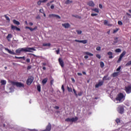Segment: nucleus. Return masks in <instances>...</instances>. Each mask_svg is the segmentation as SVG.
Here are the masks:
<instances>
[{
    "mask_svg": "<svg viewBox=\"0 0 131 131\" xmlns=\"http://www.w3.org/2000/svg\"><path fill=\"white\" fill-rule=\"evenodd\" d=\"M32 51H36L34 48H19L15 51L16 54H20L21 52H29L32 53Z\"/></svg>",
    "mask_w": 131,
    "mask_h": 131,
    "instance_id": "obj_1",
    "label": "nucleus"
},
{
    "mask_svg": "<svg viewBox=\"0 0 131 131\" xmlns=\"http://www.w3.org/2000/svg\"><path fill=\"white\" fill-rule=\"evenodd\" d=\"M125 99V96L122 93H120L116 98V101H118L119 103L122 102Z\"/></svg>",
    "mask_w": 131,
    "mask_h": 131,
    "instance_id": "obj_2",
    "label": "nucleus"
},
{
    "mask_svg": "<svg viewBox=\"0 0 131 131\" xmlns=\"http://www.w3.org/2000/svg\"><path fill=\"white\" fill-rule=\"evenodd\" d=\"M10 83H11L12 85H16L17 88H24L25 86L24 84L19 82L10 81Z\"/></svg>",
    "mask_w": 131,
    "mask_h": 131,
    "instance_id": "obj_3",
    "label": "nucleus"
},
{
    "mask_svg": "<svg viewBox=\"0 0 131 131\" xmlns=\"http://www.w3.org/2000/svg\"><path fill=\"white\" fill-rule=\"evenodd\" d=\"M34 80V78L32 76L29 77L28 79L27 80V84L28 85H30L33 82Z\"/></svg>",
    "mask_w": 131,
    "mask_h": 131,
    "instance_id": "obj_4",
    "label": "nucleus"
},
{
    "mask_svg": "<svg viewBox=\"0 0 131 131\" xmlns=\"http://www.w3.org/2000/svg\"><path fill=\"white\" fill-rule=\"evenodd\" d=\"M117 111L120 114H123V112H124V109L123 108V106L119 105L117 108Z\"/></svg>",
    "mask_w": 131,
    "mask_h": 131,
    "instance_id": "obj_5",
    "label": "nucleus"
},
{
    "mask_svg": "<svg viewBox=\"0 0 131 131\" xmlns=\"http://www.w3.org/2000/svg\"><path fill=\"white\" fill-rule=\"evenodd\" d=\"M49 18H56V19H61V17L57 14H49Z\"/></svg>",
    "mask_w": 131,
    "mask_h": 131,
    "instance_id": "obj_6",
    "label": "nucleus"
},
{
    "mask_svg": "<svg viewBox=\"0 0 131 131\" xmlns=\"http://www.w3.org/2000/svg\"><path fill=\"white\" fill-rule=\"evenodd\" d=\"M125 91L127 94H129L131 93V86H126L125 88Z\"/></svg>",
    "mask_w": 131,
    "mask_h": 131,
    "instance_id": "obj_7",
    "label": "nucleus"
},
{
    "mask_svg": "<svg viewBox=\"0 0 131 131\" xmlns=\"http://www.w3.org/2000/svg\"><path fill=\"white\" fill-rule=\"evenodd\" d=\"M5 51H7V52H8V53L11 55H16V53L14 52L13 50L11 51L9 49L6 48H5Z\"/></svg>",
    "mask_w": 131,
    "mask_h": 131,
    "instance_id": "obj_8",
    "label": "nucleus"
},
{
    "mask_svg": "<svg viewBox=\"0 0 131 131\" xmlns=\"http://www.w3.org/2000/svg\"><path fill=\"white\" fill-rule=\"evenodd\" d=\"M75 41H76V42H81L82 43H83L84 45H85V43L88 42L87 40H79L75 39Z\"/></svg>",
    "mask_w": 131,
    "mask_h": 131,
    "instance_id": "obj_9",
    "label": "nucleus"
},
{
    "mask_svg": "<svg viewBox=\"0 0 131 131\" xmlns=\"http://www.w3.org/2000/svg\"><path fill=\"white\" fill-rule=\"evenodd\" d=\"M11 29H12V30H16L17 31H20V28H17V27L11 25Z\"/></svg>",
    "mask_w": 131,
    "mask_h": 131,
    "instance_id": "obj_10",
    "label": "nucleus"
},
{
    "mask_svg": "<svg viewBox=\"0 0 131 131\" xmlns=\"http://www.w3.org/2000/svg\"><path fill=\"white\" fill-rule=\"evenodd\" d=\"M52 128V126L50 123H49L48 125L46 127V129L43 130L42 131H50Z\"/></svg>",
    "mask_w": 131,
    "mask_h": 131,
    "instance_id": "obj_11",
    "label": "nucleus"
},
{
    "mask_svg": "<svg viewBox=\"0 0 131 131\" xmlns=\"http://www.w3.org/2000/svg\"><path fill=\"white\" fill-rule=\"evenodd\" d=\"M62 26L64 27V28H69L70 27V24L68 23L62 24Z\"/></svg>",
    "mask_w": 131,
    "mask_h": 131,
    "instance_id": "obj_12",
    "label": "nucleus"
},
{
    "mask_svg": "<svg viewBox=\"0 0 131 131\" xmlns=\"http://www.w3.org/2000/svg\"><path fill=\"white\" fill-rule=\"evenodd\" d=\"M102 80H110V77H109V75H107L106 76H104L102 79Z\"/></svg>",
    "mask_w": 131,
    "mask_h": 131,
    "instance_id": "obj_13",
    "label": "nucleus"
},
{
    "mask_svg": "<svg viewBox=\"0 0 131 131\" xmlns=\"http://www.w3.org/2000/svg\"><path fill=\"white\" fill-rule=\"evenodd\" d=\"M58 61L60 66H61V67H64V62L63 61V60L61 58H59Z\"/></svg>",
    "mask_w": 131,
    "mask_h": 131,
    "instance_id": "obj_14",
    "label": "nucleus"
},
{
    "mask_svg": "<svg viewBox=\"0 0 131 131\" xmlns=\"http://www.w3.org/2000/svg\"><path fill=\"white\" fill-rule=\"evenodd\" d=\"M103 83H104L103 81H100L99 82L98 84L95 85V88H99V86H101V85H103Z\"/></svg>",
    "mask_w": 131,
    "mask_h": 131,
    "instance_id": "obj_15",
    "label": "nucleus"
},
{
    "mask_svg": "<svg viewBox=\"0 0 131 131\" xmlns=\"http://www.w3.org/2000/svg\"><path fill=\"white\" fill-rule=\"evenodd\" d=\"M88 6H90V7H94L95 6V3H94V2L93 1H89L88 3Z\"/></svg>",
    "mask_w": 131,
    "mask_h": 131,
    "instance_id": "obj_16",
    "label": "nucleus"
},
{
    "mask_svg": "<svg viewBox=\"0 0 131 131\" xmlns=\"http://www.w3.org/2000/svg\"><path fill=\"white\" fill-rule=\"evenodd\" d=\"M118 75H119V72H115L112 74L113 77H116V76H118Z\"/></svg>",
    "mask_w": 131,
    "mask_h": 131,
    "instance_id": "obj_17",
    "label": "nucleus"
},
{
    "mask_svg": "<svg viewBox=\"0 0 131 131\" xmlns=\"http://www.w3.org/2000/svg\"><path fill=\"white\" fill-rule=\"evenodd\" d=\"M8 88L10 90L9 93H12V92H14V89H15V88H14L13 85H12V86H11V87H9Z\"/></svg>",
    "mask_w": 131,
    "mask_h": 131,
    "instance_id": "obj_18",
    "label": "nucleus"
},
{
    "mask_svg": "<svg viewBox=\"0 0 131 131\" xmlns=\"http://www.w3.org/2000/svg\"><path fill=\"white\" fill-rule=\"evenodd\" d=\"M107 55H108V56H109V58H110V59H112V58H113V56H112V55H113V54L112 53V52H108L107 53Z\"/></svg>",
    "mask_w": 131,
    "mask_h": 131,
    "instance_id": "obj_19",
    "label": "nucleus"
},
{
    "mask_svg": "<svg viewBox=\"0 0 131 131\" xmlns=\"http://www.w3.org/2000/svg\"><path fill=\"white\" fill-rule=\"evenodd\" d=\"M10 38H12V35L11 34H9L7 36V39H8V41H11V39Z\"/></svg>",
    "mask_w": 131,
    "mask_h": 131,
    "instance_id": "obj_20",
    "label": "nucleus"
},
{
    "mask_svg": "<svg viewBox=\"0 0 131 131\" xmlns=\"http://www.w3.org/2000/svg\"><path fill=\"white\" fill-rule=\"evenodd\" d=\"M1 83L2 85H5V84H7V81L5 80H2L1 81Z\"/></svg>",
    "mask_w": 131,
    "mask_h": 131,
    "instance_id": "obj_21",
    "label": "nucleus"
},
{
    "mask_svg": "<svg viewBox=\"0 0 131 131\" xmlns=\"http://www.w3.org/2000/svg\"><path fill=\"white\" fill-rule=\"evenodd\" d=\"M13 22L14 24H15V25H20V22H19L17 20H16L15 19H14L13 20Z\"/></svg>",
    "mask_w": 131,
    "mask_h": 131,
    "instance_id": "obj_22",
    "label": "nucleus"
},
{
    "mask_svg": "<svg viewBox=\"0 0 131 131\" xmlns=\"http://www.w3.org/2000/svg\"><path fill=\"white\" fill-rule=\"evenodd\" d=\"M72 122H74V121H77L78 120V118L77 117H76L75 118H72Z\"/></svg>",
    "mask_w": 131,
    "mask_h": 131,
    "instance_id": "obj_23",
    "label": "nucleus"
},
{
    "mask_svg": "<svg viewBox=\"0 0 131 131\" xmlns=\"http://www.w3.org/2000/svg\"><path fill=\"white\" fill-rule=\"evenodd\" d=\"M47 82H48V78H46L42 80V83H43V84H46V83H47Z\"/></svg>",
    "mask_w": 131,
    "mask_h": 131,
    "instance_id": "obj_24",
    "label": "nucleus"
},
{
    "mask_svg": "<svg viewBox=\"0 0 131 131\" xmlns=\"http://www.w3.org/2000/svg\"><path fill=\"white\" fill-rule=\"evenodd\" d=\"M43 47H51L50 43H44L42 45Z\"/></svg>",
    "mask_w": 131,
    "mask_h": 131,
    "instance_id": "obj_25",
    "label": "nucleus"
},
{
    "mask_svg": "<svg viewBox=\"0 0 131 131\" xmlns=\"http://www.w3.org/2000/svg\"><path fill=\"white\" fill-rule=\"evenodd\" d=\"M104 25H107V26H112V25H109L108 24V20H105L104 21Z\"/></svg>",
    "mask_w": 131,
    "mask_h": 131,
    "instance_id": "obj_26",
    "label": "nucleus"
},
{
    "mask_svg": "<svg viewBox=\"0 0 131 131\" xmlns=\"http://www.w3.org/2000/svg\"><path fill=\"white\" fill-rule=\"evenodd\" d=\"M126 52L125 51H124L122 53V54H121V55H120V57L121 58H123V57L124 56V55H125Z\"/></svg>",
    "mask_w": 131,
    "mask_h": 131,
    "instance_id": "obj_27",
    "label": "nucleus"
},
{
    "mask_svg": "<svg viewBox=\"0 0 131 131\" xmlns=\"http://www.w3.org/2000/svg\"><path fill=\"white\" fill-rule=\"evenodd\" d=\"M15 59H24V60H25V56H23V57L15 56Z\"/></svg>",
    "mask_w": 131,
    "mask_h": 131,
    "instance_id": "obj_28",
    "label": "nucleus"
},
{
    "mask_svg": "<svg viewBox=\"0 0 131 131\" xmlns=\"http://www.w3.org/2000/svg\"><path fill=\"white\" fill-rule=\"evenodd\" d=\"M68 91L69 93H72V88H69L68 86H67Z\"/></svg>",
    "mask_w": 131,
    "mask_h": 131,
    "instance_id": "obj_29",
    "label": "nucleus"
},
{
    "mask_svg": "<svg viewBox=\"0 0 131 131\" xmlns=\"http://www.w3.org/2000/svg\"><path fill=\"white\" fill-rule=\"evenodd\" d=\"M104 66H105V64H104V62L103 61L100 62V67H101V68H103Z\"/></svg>",
    "mask_w": 131,
    "mask_h": 131,
    "instance_id": "obj_30",
    "label": "nucleus"
},
{
    "mask_svg": "<svg viewBox=\"0 0 131 131\" xmlns=\"http://www.w3.org/2000/svg\"><path fill=\"white\" fill-rule=\"evenodd\" d=\"M85 54L86 55H88V56H94V54H93L90 52H85Z\"/></svg>",
    "mask_w": 131,
    "mask_h": 131,
    "instance_id": "obj_31",
    "label": "nucleus"
},
{
    "mask_svg": "<svg viewBox=\"0 0 131 131\" xmlns=\"http://www.w3.org/2000/svg\"><path fill=\"white\" fill-rule=\"evenodd\" d=\"M66 121H67L68 122H72V119L71 118H67L66 120Z\"/></svg>",
    "mask_w": 131,
    "mask_h": 131,
    "instance_id": "obj_32",
    "label": "nucleus"
},
{
    "mask_svg": "<svg viewBox=\"0 0 131 131\" xmlns=\"http://www.w3.org/2000/svg\"><path fill=\"white\" fill-rule=\"evenodd\" d=\"M4 17L6 18V20L8 21V22H10V18L7 16V15H5Z\"/></svg>",
    "mask_w": 131,
    "mask_h": 131,
    "instance_id": "obj_33",
    "label": "nucleus"
},
{
    "mask_svg": "<svg viewBox=\"0 0 131 131\" xmlns=\"http://www.w3.org/2000/svg\"><path fill=\"white\" fill-rule=\"evenodd\" d=\"M37 89L38 92H40V89H41L40 85H37Z\"/></svg>",
    "mask_w": 131,
    "mask_h": 131,
    "instance_id": "obj_34",
    "label": "nucleus"
},
{
    "mask_svg": "<svg viewBox=\"0 0 131 131\" xmlns=\"http://www.w3.org/2000/svg\"><path fill=\"white\" fill-rule=\"evenodd\" d=\"M92 11H94V12H96V13H99V9L95 8V9H92Z\"/></svg>",
    "mask_w": 131,
    "mask_h": 131,
    "instance_id": "obj_35",
    "label": "nucleus"
},
{
    "mask_svg": "<svg viewBox=\"0 0 131 131\" xmlns=\"http://www.w3.org/2000/svg\"><path fill=\"white\" fill-rule=\"evenodd\" d=\"M115 41H114V43H117L118 42V38L116 37L114 38Z\"/></svg>",
    "mask_w": 131,
    "mask_h": 131,
    "instance_id": "obj_36",
    "label": "nucleus"
},
{
    "mask_svg": "<svg viewBox=\"0 0 131 131\" xmlns=\"http://www.w3.org/2000/svg\"><path fill=\"white\" fill-rule=\"evenodd\" d=\"M73 91L74 92V93L75 94V96H76V97H77L78 96V94L77 93H76V90H75V89H73Z\"/></svg>",
    "mask_w": 131,
    "mask_h": 131,
    "instance_id": "obj_37",
    "label": "nucleus"
},
{
    "mask_svg": "<svg viewBox=\"0 0 131 131\" xmlns=\"http://www.w3.org/2000/svg\"><path fill=\"white\" fill-rule=\"evenodd\" d=\"M76 32L77 34H81V33H82V31H81V30H77Z\"/></svg>",
    "mask_w": 131,
    "mask_h": 131,
    "instance_id": "obj_38",
    "label": "nucleus"
},
{
    "mask_svg": "<svg viewBox=\"0 0 131 131\" xmlns=\"http://www.w3.org/2000/svg\"><path fill=\"white\" fill-rule=\"evenodd\" d=\"M116 53H120L121 52V50L120 49H117L115 50Z\"/></svg>",
    "mask_w": 131,
    "mask_h": 131,
    "instance_id": "obj_39",
    "label": "nucleus"
},
{
    "mask_svg": "<svg viewBox=\"0 0 131 131\" xmlns=\"http://www.w3.org/2000/svg\"><path fill=\"white\" fill-rule=\"evenodd\" d=\"M131 65V60L128 61L126 64V66H130Z\"/></svg>",
    "mask_w": 131,
    "mask_h": 131,
    "instance_id": "obj_40",
    "label": "nucleus"
},
{
    "mask_svg": "<svg viewBox=\"0 0 131 131\" xmlns=\"http://www.w3.org/2000/svg\"><path fill=\"white\" fill-rule=\"evenodd\" d=\"M121 60H122V57H119L118 61H117V63H120V62L121 61Z\"/></svg>",
    "mask_w": 131,
    "mask_h": 131,
    "instance_id": "obj_41",
    "label": "nucleus"
},
{
    "mask_svg": "<svg viewBox=\"0 0 131 131\" xmlns=\"http://www.w3.org/2000/svg\"><path fill=\"white\" fill-rule=\"evenodd\" d=\"M70 3H71V1H70V0H67V1L66 2V5H68L69 4H70Z\"/></svg>",
    "mask_w": 131,
    "mask_h": 131,
    "instance_id": "obj_42",
    "label": "nucleus"
},
{
    "mask_svg": "<svg viewBox=\"0 0 131 131\" xmlns=\"http://www.w3.org/2000/svg\"><path fill=\"white\" fill-rule=\"evenodd\" d=\"M120 69H121V66H119V67H118V68L117 69V71L118 72H119L120 71Z\"/></svg>",
    "mask_w": 131,
    "mask_h": 131,
    "instance_id": "obj_43",
    "label": "nucleus"
},
{
    "mask_svg": "<svg viewBox=\"0 0 131 131\" xmlns=\"http://www.w3.org/2000/svg\"><path fill=\"white\" fill-rule=\"evenodd\" d=\"M61 90H62L63 93H64V92H65V89L64 88V85H62Z\"/></svg>",
    "mask_w": 131,
    "mask_h": 131,
    "instance_id": "obj_44",
    "label": "nucleus"
},
{
    "mask_svg": "<svg viewBox=\"0 0 131 131\" xmlns=\"http://www.w3.org/2000/svg\"><path fill=\"white\" fill-rule=\"evenodd\" d=\"M57 55H59V53H60V49H58L57 50L55 51Z\"/></svg>",
    "mask_w": 131,
    "mask_h": 131,
    "instance_id": "obj_45",
    "label": "nucleus"
},
{
    "mask_svg": "<svg viewBox=\"0 0 131 131\" xmlns=\"http://www.w3.org/2000/svg\"><path fill=\"white\" fill-rule=\"evenodd\" d=\"M118 25H122V21H120V20H119L118 21Z\"/></svg>",
    "mask_w": 131,
    "mask_h": 131,
    "instance_id": "obj_46",
    "label": "nucleus"
},
{
    "mask_svg": "<svg viewBox=\"0 0 131 131\" xmlns=\"http://www.w3.org/2000/svg\"><path fill=\"white\" fill-rule=\"evenodd\" d=\"M97 15H98V14H97V13H92V14H91V16H92V17H95V16H97Z\"/></svg>",
    "mask_w": 131,
    "mask_h": 131,
    "instance_id": "obj_47",
    "label": "nucleus"
},
{
    "mask_svg": "<svg viewBox=\"0 0 131 131\" xmlns=\"http://www.w3.org/2000/svg\"><path fill=\"white\" fill-rule=\"evenodd\" d=\"M96 56L97 58H98V59L101 58V55H100V54H96Z\"/></svg>",
    "mask_w": 131,
    "mask_h": 131,
    "instance_id": "obj_48",
    "label": "nucleus"
},
{
    "mask_svg": "<svg viewBox=\"0 0 131 131\" xmlns=\"http://www.w3.org/2000/svg\"><path fill=\"white\" fill-rule=\"evenodd\" d=\"M97 51H101V47H98L96 48Z\"/></svg>",
    "mask_w": 131,
    "mask_h": 131,
    "instance_id": "obj_49",
    "label": "nucleus"
},
{
    "mask_svg": "<svg viewBox=\"0 0 131 131\" xmlns=\"http://www.w3.org/2000/svg\"><path fill=\"white\" fill-rule=\"evenodd\" d=\"M82 94H83L82 92H80L78 94V96H82Z\"/></svg>",
    "mask_w": 131,
    "mask_h": 131,
    "instance_id": "obj_50",
    "label": "nucleus"
},
{
    "mask_svg": "<svg viewBox=\"0 0 131 131\" xmlns=\"http://www.w3.org/2000/svg\"><path fill=\"white\" fill-rule=\"evenodd\" d=\"M116 122H117V123H119V122H120V120H119V119H117L116 120Z\"/></svg>",
    "mask_w": 131,
    "mask_h": 131,
    "instance_id": "obj_51",
    "label": "nucleus"
},
{
    "mask_svg": "<svg viewBox=\"0 0 131 131\" xmlns=\"http://www.w3.org/2000/svg\"><path fill=\"white\" fill-rule=\"evenodd\" d=\"M72 17H75V18H78V15H75L72 14Z\"/></svg>",
    "mask_w": 131,
    "mask_h": 131,
    "instance_id": "obj_52",
    "label": "nucleus"
},
{
    "mask_svg": "<svg viewBox=\"0 0 131 131\" xmlns=\"http://www.w3.org/2000/svg\"><path fill=\"white\" fill-rule=\"evenodd\" d=\"M54 8H55V6H54V5H52L51 6V9H52V10L54 9Z\"/></svg>",
    "mask_w": 131,
    "mask_h": 131,
    "instance_id": "obj_53",
    "label": "nucleus"
},
{
    "mask_svg": "<svg viewBox=\"0 0 131 131\" xmlns=\"http://www.w3.org/2000/svg\"><path fill=\"white\" fill-rule=\"evenodd\" d=\"M39 12H40V13H42L43 14V9H40L39 10Z\"/></svg>",
    "mask_w": 131,
    "mask_h": 131,
    "instance_id": "obj_54",
    "label": "nucleus"
},
{
    "mask_svg": "<svg viewBox=\"0 0 131 131\" xmlns=\"http://www.w3.org/2000/svg\"><path fill=\"white\" fill-rule=\"evenodd\" d=\"M26 61H27V62L28 63H29V62H30V59L27 58V60H26Z\"/></svg>",
    "mask_w": 131,
    "mask_h": 131,
    "instance_id": "obj_55",
    "label": "nucleus"
},
{
    "mask_svg": "<svg viewBox=\"0 0 131 131\" xmlns=\"http://www.w3.org/2000/svg\"><path fill=\"white\" fill-rule=\"evenodd\" d=\"M100 9H103V6L101 4H99Z\"/></svg>",
    "mask_w": 131,
    "mask_h": 131,
    "instance_id": "obj_56",
    "label": "nucleus"
},
{
    "mask_svg": "<svg viewBox=\"0 0 131 131\" xmlns=\"http://www.w3.org/2000/svg\"><path fill=\"white\" fill-rule=\"evenodd\" d=\"M117 31H118V29L114 30L113 33H116V32H117Z\"/></svg>",
    "mask_w": 131,
    "mask_h": 131,
    "instance_id": "obj_57",
    "label": "nucleus"
},
{
    "mask_svg": "<svg viewBox=\"0 0 131 131\" xmlns=\"http://www.w3.org/2000/svg\"><path fill=\"white\" fill-rule=\"evenodd\" d=\"M77 74L79 76H81V75H82V74H81V73H78Z\"/></svg>",
    "mask_w": 131,
    "mask_h": 131,
    "instance_id": "obj_58",
    "label": "nucleus"
},
{
    "mask_svg": "<svg viewBox=\"0 0 131 131\" xmlns=\"http://www.w3.org/2000/svg\"><path fill=\"white\" fill-rule=\"evenodd\" d=\"M41 4V3L40 2V1H39L38 2H37V5H38V6H40V4Z\"/></svg>",
    "mask_w": 131,
    "mask_h": 131,
    "instance_id": "obj_59",
    "label": "nucleus"
},
{
    "mask_svg": "<svg viewBox=\"0 0 131 131\" xmlns=\"http://www.w3.org/2000/svg\"><path fill=\"white\" fill-rule=\"evenodd\" d=\"M29 24L30 26H32L33 25V23H29Z\"/></svg>",
    "mask_w": 131,
    "mask_h": 131,
    "instance_id": "obj_60",
    "label": "nucleus"
},
{
    "mask_svg": "<svg viewBox=\"0 0 131 131\" xmlns=\"http://www.w3.org/2000/svg\"><path fill=\"white\" fill-rule=\"evenodd\" d=\"M29 30H30V31H34V30H33V28H30Z\"/></svg>",
    "mask_w": 131,
    "mask_h": 131,
    "instance_id": "obj_61",
    "label": "nucleus"
},
{
    "mask_svg": "<svg viewBox=\"0 0 131 131\" xmlns=\"http://www.w3.org/2000/svg\"><path fill=\"white\" fill-rule=\"evenodd\" d=\"M54 108H55V109L58 110V109H59V106H55Z\"/></svg>",
    "mask_w": 131,
    "mask_h": 131,
    "instance_id": "obj_62",
    "label": "nucleus"
},
{
    "mask_svg": "<svg viewBox=\"0 0 131 131\" xmlns=\"http://www.w3.org/2000/svg\"><path fill=\"white\" fill-rule=\"evenodd\" d=\"M27 69L28 70L31 69V66H28V68H27Z\"/></svg>",
    "mask_w": 131,
    "mask_h": 131,
    "instance_id": "obj_63",
    "label": "nucleus"
},
{
    "mask_svg": "<svg viewBox=\"0 0 131 131\" xmlns=\"http://www.w3.org/2000/svg\"><path fill=\"white\" fill-rule=\"evenodd\" d=\"M89 58V56H88V55H85V56H84V58L85 59H88Z\"/></svg>",
    "mask_w": 131,
    "mask_h": 131,
    "instance_id": "obj_64",
    "label": "nucleus"
}]
</instances>
